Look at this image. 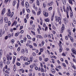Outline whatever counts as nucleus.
Instances as JSON below:
<instances>
[{
    "label": "nucleus",
    "instance_id": "17",
    "mask_svg": "<svg viewBox=\"0 0 76 76\" xmlns=\"http://www.w3.org/2000/svg\"><path fill=\"white\" fill-rule=\"evenodd\" d=\"M53 4V2H51L48 3V5L49 6H52Z\"/></svg>",
    "mask_w": 76,
    "mask_h": 76
},
{
    "label": "nucleus",
    "instance_id": "5",
    "mask_svg": "<svg viewBox=\"0 0 76 76\" xmlns=\"http://www.w3.org/2000/svg\"><path fill=\"white\" fill-rule=\"evenodd\" d=\"M43 14L44 16H45V17H48V12H43Z\"/></svg>",
    "mask_w": 76,
    "mask_h": 76
},
{
    "label": "nucleus",
    "instance_id": "12",
    "mask_svg": "<svg viewBox=\"0 0 76 76\" xmlns=\"http://www.w3.org/2000/svg\"><path fill=\"white\" fill-rule=\"evenodd\" d=\"M0 66L1 68H3V62L1 61L0 62Z\"/></svg>",
    "mask_w": 76,
    "mask_h": 76
},
{
    "label": "nucleus",
    "instance_id": "43",
    "mask_svg": "<svg viewBox=\"0 0 76 76\" xmlns=\"http://www.w3.org/2000/svg\"><path fill=\"white\" fill-rule=\"evenodd\" d=\"M19 6V3L18 2L17 4V9H18Z\"/></svg>",
    "mask_w": 76,
    "mask_h": 76
},
{
    "label": "nucleus",
    "instance_id": "60",
    "mask_svg": "<svg viewBox=\"0 0 76 76\" xmlns=\"http://www.w3.org/2000/svg\"><path fill=\"white\" fill-rule=\"evenodd\" d=\"M48 29V27H47L46 26L45 27V31H47Z\"/></svg>",
    "mask_w": 76,
    "mask_h": 76
},
{
    "label": "nucleus",
    "instance_id": "52",
    "mask_svg": "<svg viewBox=\"0 0 76 76\" xmlns=\"http://www.w3.org/2000/svg\"><path fill=\"white\" fill-rule=\"evenodd\" d=\"M68 32L69 35H71V31L69 30L68 31Z\"/></svg>",
    "mask_w": 76,
    "mask_h": 76
},
{
    "label": "nucleus",
    "instance_id": "14",
    "mask_svg": "<svg viewBox=\"0 0 76 76\" xmlns=\"http://www.w3.org/2000/svg\"><path fill=\"white\" fill-rule=\"evenodd\" d=\"M17 22H16V21H15L14 22V23H13V25H12V26H13V25H14V24H15V26H16V25H17Z\"/></svg>",
    "mask_w": 76,
    "mask_h": 76
},
{
    "label": "nucleus",
    "instance_id": "63",
    "mask_svg": "<svg viewBox=\"0 0 76 76\" xmlns=\"http://www.w3.org/2000/svg\"><path fill=\"white\" fill-rule=\"evenodd\" d=\"M20 60H22V59H23V57L22 56H21L20 57Z\"/></svg>",
    "mask_w": 76,
    "mask_h": 76
},
{
    "label": "nucleus",
    "instance_id": "57",
    "mask_svg": "<svg viewBox=\"0 0 76 76\" xmlns=\"http://www.w3.org/2000/svg\"><path fill=\"white\" fill-rule=\"evenodd\" d=\"M76 31V28H74L73 30V32H75V31Z\"/></svg>",
    "mask_w": 76,
    "mask_h": 76
},
{
    "label": "nucleus",
    "instance_id": "10",
    "mask_svg": "<svg viewBox=\"0 0 76 76\" xmlns=\"http://www.w3.org/2000/svg\"><path fill=\"white\" fill-rule=\"evenodd\" d=\"M51 72L53 73L54 74L55 73H56V70L54 69H52V70H51Z\"/></svg>",
    "mask_w": 76,
    "mask_h": 76
},
{
    "label": "nucleus",
    "instance_id": "33",
    "mask_svg": "<svg viewBox=\"0 0 76 76\" xmlns=\"http://www.w3.org/2000/svg\"><path fill=\"white\" fill-rule=\"evenodd\" d=\"M41 11H38L37 12V15H40L41 14Z\"/></svg>",
    "mask_w": 76,
    "mask_h": 76
},
{
    "label": "nucleus",
    "instance_id": "49",
    "mask_svg": "<svg viewBox=\"0 0 76 76\" xmlns=\"http://www.w3.org/2000/svg\"><path fill=\"white\" fill-rule=\"evenodd\" d=\"M52 7H49V10H50H50H52Z\"/></svg>",
    "mask_w": 76,
    "mask_h": 76
},
{
    "label": "nucleus",
    "instance_id": "23",
    "mask_svg": "<svg viewBox=\"0 0 76 76\" xmlns=\"http://www.w3.org/2000/svg\"><path fill=\"white\" fill-rule=\"evenodd\" d=\"M21 53L22 54H24V53H25V50L22 49L21 50Z\"/></svg>",
    "mask_w": 76,
    "mask_h": 76
},
{
    "label": "nucleus",
    "instance_id": "2",
    "mask_svg": "<svg viewBox=\"0 0 76 76\" xmlns=\"http://www.w3.org/2000/svg\"><path fill=\"white\" fill-rule=\"evenodd\" d=\"M65 29V27L64 26V24H63L62 25V27L61 28V33H63L64 31V30Z\"/></svg>",
    "mask_w": 76,
    "mask_h": 76
},
{
    "label": "nucleus",
    "instance_id": "37",
    "mask_svg": "<svg viewBox=\"0 0 76 76\" xmlns=\"http://www.w3.org/2000/svg\"><path fill=\"white\" fill-rule=\"evenodd\" d=\"M24 4V1H23L22 2H21V4L22 6H23V4Z\"/></svg>",
    "mask_w": 76,
    "mask_h": 76
},
{
    "label": "nucleus",
    "instance_id": "26",
    "mask_svg": "<svg viewBox=\"0 0 76 76\" xmlns=\"http://www.w3.org/2000/svg\"><path fill=\"white\" fill-rule=\"evenodd\" d=\"M10 12H8L7 13V16H10Z\"/></svg>",
    "mask_w": 76,
    "mask_h": 76
},
{
    "label": "nucleus",
    "instance_id": "42",
    "mask_svg": "<svg viewBox=\"0 0 76 76\" xmlns=\"http://www.w3.org/2000/svg\"><path fill=\"white\" fill-rule=\"evenodd\" d=\"M41 71L42 72H44V68H43L42 67L41 68Z\"/></svg>",
    "mask_w": 76,
    "mask_h": 76
},
{
    "label": "nucleus",
    "instance_id": "38",
    "mask_svg": "<svg viewBox=\"0 0 76 76\" xmlns=\"http://www.w3.org/2000/svg\"><path fill=\"white\" fill-rule=\"evenodd\" d=\"M8 1H9V0H5L4 3H5L6 4H7Z\"/></svg>",
    "mask_w": 76,
    "mask_h": 76
},
{
    "label": "nucleus",
    "instance_id": "34",
    "mask_svg": "<svg viewBox=\"0 0 76 76\" xmlns=\"http://www.w3.org/2000/svg\"><path fill=\"white\" fill-rule=\"evenodd\" d=\"M40 51L41 52H43V51H44V49H43V48H40Z\"/></svg>",
    "mask_w": 76,
    "mask_h": 76
},
{
    "label": "nucleus",
    "instance_id": "40",
    "mask_svg": "<svg viewBox=\"0 0 76 76\" xmlns=\"http://www.w3.org/2000/svg\"><path fill=\"white\" fill-rule=\"evenodd\" d=\"M43 6L45 8V7H46V5H45V3H43Z\"/></svg>",
    "mask_w": 76,
    "mask_h": 76
},
{
    "label": "nucleus",
    "instance_id": "22",
    "mask_svg": "<svg viewBox=\"0 0 76 76\" xmlns=\"http://www.w3.org/2000/svg\"><path fill=\"white\" fill-rule=\"evenodd\" d=\"M27 38H28V39H31V40L32 39V38H31L30 37V36L29 35H27Z\"/></svg>",
    "mask_w": 76,
    "mask_h": 76
},
{
    "label": "nucleus",
    "instance_id": "24",
    "mask_svg": "<svg viewBox=\"0 0 76 76\" xmlns=\"http://www.w3.org/2000/svg\"><path fill=\"white\" fill-rule=\"evenodd\" d=\"M3 53V51H2V50H0V56H1V55H2Z\"/></svg>",
    "mask_w": 76,
    "mask_h": 76
},
{
    "label": "nucleus",
    "instance_id": "35",
    "mask_svg": "<svg viewBox=\"0 0 76 76\" xmlns=\"http://www.w3.org/2000/svg\"><path fill=\"white\" fill-rule=\"evenodd\" d=\"M16 1H14L13 2V6H15V4H16Z\"/></svg>",
    "mask_w": 76,
    "mask_h": 76
},
{
    "label": "nucleus",
    "instance_id": "19",
    "mask_svg": "<svg viewBox=\"0 0 76 76\" xmlns=\"http://www.w3.org/2000/svg\"><path fill=\"white\" fill-rule=\"evenodd\" d=\"M3 18H1V20H0V23L1 24L2 23H3Z\"/></svg>",
    "mask_w": 76,
    "mask_h": 76
},
{
    "label": "nucleus",
    "instance_id": "51",
    "mask_svg": "<svg viewBox=\"0 0 76 76\" xmlns=\"http://www.w3.org/2000/svg\"><path fill=\"white\" fill-rule=\"evenodd\" d=\"M52 28L53 29H56V27H55V26H52Z\"/></svg>",
    "mask_w": 76,
    "mask_h": 76
},
{
    "label": "nucleus",
    "instance_id": "39",
    "mask_svg": "<svg viewBox=\"0 0 76 76\" xmlns=\"http://www.w3.org/2000/svg\"><path fill=\"white\" fill-rule=\"evenodd\" d=\"M45 43V42L44 41H42V46H43L44 45V44Z\"/></svg>",
    "mask_w": 76,
    "mask_h": 76
},
{
    "label": "nucleus",
    "instance_id": "4",
    "mask_svg": "<svg viewBox=\"0 0 76 76\" xmlns=\"http://www.w3.org/2000/svg\"><path fill=\"white\" fill-rule=\"evenodd\" d=\"M68 1L69 3H70V4H71L72 5H73V2H75V1L74 0H69Z\"/></svg>",
    "mask_w": 76,
    "mask_h": 76
},
{
    "label": "nucleus",
    "instance_id": "64",
    "mask_svg": "<svg viewBox=\"0 0 76 76\" xmlns=\"http://www.w3.org/2000/svg\"><path fill=\"white\" fill-rule=\"evenodd\" d=\"M74 36L75 38H76V33L74 34Z\"/></svg>",
    "mask_w": 76,
    "mask_h": 76
},
{
    "label": "nucleus",
    "instance_id": "55",
    "mask_svg": "<svg viewBox=\"0 0 76 76\" xmlns=\"http://www.w3.org/2000/svg\"><path fill=\"white\" fill-rule=\"evenodd\" d=\"M11 41H12V43L13 44V43H14L15 40H14V39H12V40Z\"/></svg>",
    "mask_w": 76,
    "mask_h": 76
},
{
    "label": "nucleus",
    "instance_id": "41",
    "mask_svg": "<svg viewBox=\"0 0 76 76\" xmlns=\"http://www.w3.org/2000/svg\"><path fill=\"white\" fill-rule=\"evenodd\" d=\"M62 64L63 66H64L65 67H66V64H65L63 63H62Z\"/></svg>",
    "mask_w": 76,
    "mask_h": 76
},
{
    "label": "nucleus",
    "instance_id": "8",
    "mask_svg": "<svg viewBox=\"0 0 76 76\" xmlns=\"http://www.w3.org/2000/svg\"><path fill=\"white\" fill-rule=\"evenodd\" d=\"M25 5L26 7L27 8H28V7H29V4L28 3V2H26Z\"/></svg>",
    "mask_w": 76,
    "mask_h": 76
},
{
    "label": "nucleus",
    "instance_id": "9",
    "mask_svg": "<svg viewBox=\"0 0 76 76\" xmlns=\"http://www.w3.org/2000/svg\"><path fill=\"white\" fill-rule=\"evenodd\" d=\"M3 35V30L2 29L0 30V37H1Z\"/></svg>",
    "mask_w": 76,
    "mask_h": 76
},
{
    "label": "nucleus",
    "instance_id": "30",
    "mask_svg": "<svg viewBox=\"0 0 76 76\" xmlns=\"http://www.w3.org/2000/svg\"><path fill=\"white\" fill-rule=\"evenodd\" d=\"M32 12L33 13V14L34 15H36V13H35V11L32 10Z\"/></svg>",
    "mask_w": 76,
    "mask_h": 76
},
{
    "label": "nucleus",
    "instance_id": "11",
    "mask_svg": "<svg viewBox=\"0 0 76 76\" xmlns=\"http://www.w3.org/2000/svg\"><path fill=\"white\" fill-rule=\"evenodd\" d=\"M3 60L4 61L3 63L4 64H6V58L4 57L3 58Z\"/></svg>",
    "mask_w": 76,
    "mask_h": 76
},
{
    "label": "nucleus",
    "instance_id": "56",
    "mask_svg": "<svg viewBox=\"0 0 76 76\" xmlns=\"http://www.w3.org/2000/svg\"><path fill=\"white\" fill-rule=\"evenodd\" d=\"M26 41V37H24V41L25 42Z\"/></svg>",
    "mask_w": 76,
    "mask_h": 76
},
{
    "label": "nucleus",
    "instance_id": "13",
    "mask_svg": "<svg viewBox=\"0 0 76 76\" xmlns=\"http://www.w3.org/2000/svg\"><path fill=\"white\" fill-rule=\"evenodd\" d=\"M70 38L71 41H72V42H74V40H73V37L70 36Z\"/></svg>",
    "mask_w": 76,
    "mask_h": 76
},
{
    "label": "nucleus",
    "instance_id": "45",
    "mask_svg": "<svg viewBox=\"0 0 76 76\" xmlns=\"http://www.w3.org/2000/svg\"><path fill=\"white\" fill-rule=\"evenodd\" d=\"M25 50H26V53H27V54H28V49H25Z\"/></svg>",
    "mask_w": 76,
    "mask_h": 76
},
{
    "label": "nucleus",
    "instance_id": "36",
    "mask_svg": "<svg viewBox=\"0 0 76 76\" xmlns=\"http://www.w3.org/2000/svg\"><path fill=\"white\" fill-rule=\"evenodd\" d=\"M73 22H74V23H75V24H76V19H74L73 20Z\"/></svg>",
    "mask_w": 76,
    "mask_h": 76
},
{
    "label": "nucleus",
    "instance_id": "48",
    "mask_svg": "<svg viewBox=\"0 0 76 76\" xmlns=\"http://www.w3.org/2000/svg\"><path fill=\"white\" fill-rule=\"evenodd\" d=\"M63 8L64 12H66V9L65 8V7L64 6L63 7Z\"/></svg>",
    "mask_w": 76,
    "mask_h": 76
},
{
    "label": "nucleus",
    "instance_id": "15",
    "mask_svg": "<svg viewBox=\"0 0 76 76\" xmlns=\"http://www.w3.org/2000/svg\"><path fill=\"white\" fill-rule=\"evenodd\" d=\"M62 3L63 4L65 5L66 3V0H63Z\"/></svg>",
    "mask_w": 76,
    "mask_h": 76
},
{
    "label": "nucleus",
    "instance_id": "29",
    "mask_svg": "<svg viewBox=\"0 0 76 76\" xmlns=\"http://www.w3.org/2000/svg\"><path fill=\"white\" fill-rule=\"evenodd\" d=\"M34 1V0H30L29 1L30 3H33Z\"/></svg>",
    "mask_w": 76,
    "mask_h": 76
},
{
    "label": "nucleus",
    "instance_id": "6",
    "mask_svg": "<svg viewBox=\"0 0 76 76\" xmlns=\"http://www.w3.org/2000/svg\"><path fill=\"white\" fill-rule=\"evenodd\" d=\"M4 20L5 23H7L9 22L8 18L6 17H5L4 18Z\"/></svg>",
    "mask_w": 76,
    "mask_h": 76
},
{
    "label": "nucleus",
    "instance_id": "32",
    "mask_svg": "<svg viewBox=\"0 0 76 76\" xmlns=\"http://www.w3.org/2000/svg\"><path fill=\"white\" fill-rule=\"evenodd\" d=\"M72 66L73 68L74 69H76V67H75V66L72 64Z\"/></svg>",
    "mask_w": 76,
    "mask_h": 76
},
{
    "label": "nucleus",
    "instance_id": "3",
    "mask_svg": "<svg viewBox=\"0 0 76 76\" xmlns=\"http://www.w3.org/2000/svg\"><path fill=\"white\" fill-rule=\"evenodd\" d=\"M7 58L8 60H12V56H9V55H7Z\"/></svg>",
    "mask_w": 76,
    "mask_h": 76
},
{
    "label": "nucleus",
    "instance_id": "7",
    "mask_svg": "<svg viewBox=\"0 0 76 76\" xmlns=\"http://www.w3.org/2000/svg\"><path fill=\"white\" fill-rule=\"evenodd\" d=\"M5 11H6V8L3 9L2 11L1 15H4L5 13Z\"/></svg>",
    "mask_w": 76,
    "mask_h": 76
},
{
    "label": "nucleus",
    "instance_id": "21",
    "mask_svg": "<svg viewBox=\"0 0 76 76\" xmlns=\"http://www.w3.org/2000/svg\"><path fill=\"white\" fill-rule=\"evenodd\" d=\"M19 35V32H18L15 34V37H18Z\"/></svg>",
    "mask_w": 76,
    "mask_h": 76
},
{
    "label": "nucleus",
    "instance_id": "59",
    "mask_svg": "<svg viewBox=\"0 0 76 76\" xmlns=\"http://www.w3.org/2000/svg\"><path fill=\"white\" fill-rule=\"evenodd\" d=\"M31 32L33 34H34V35L35 34V32L33 31H31Z\"/></svg>",
    "mask_w": 76,
    "mask_h": 76
},
{
    "label": "nucleus",
    "instance_id": "1",
    "mask_svg": "<svg viewBox=\"0 0 76 76\" xmlns=\"http://www.w3.org/2000/svg\"><path fill=\"white\" fill-rule=\"evenodd\" d=\"M55 18L56 19V22H59V24L61 23V19H60V17H58V18L57 16H55Z\"/></svg>",
    "mask_w": 76,
    "mask_h": 76
},
{
    "label": "nucleus",
    "instance_id": "27",
    "mask_svg": "<svg viewBox=\"0 0 76 76\" xmlns=\"http://www.w3.org/2000/svg\"><path fill=\"white\" fill-rule=\"evenodd\" d=\"M37 5H38V6H39V1H38V0H37Z\"/></svg>",
    "mask_w": 76,
    "mask_h": 76
},
{
    "label": "nucleus",
    "instance_id": "58",
    "mask_svg": "<svg viewBox=\"0 0 76 76\" xmlns=\"http://www.w3.org/2000/svg\"><path fill=\"white\" fill-rule=\"evenodd\" d=\"M48 60V58H46L45 60V61H47Z\"/></svg>",
    "mask_w": 76,
    "mask_h": 76
},
{
    "label": "nucleus",
    "instance_id": "62",
    "mask_svg": "<svg viewBox=\"0 0 76 76\" xmlns=\"http://www.w3.org/2000/svg\"><path fill=\"white\" fill-rule=\"evenodd\" d=\"M34 69L35 70H38V67L37 66H36L35 67Z\"/></svg>",
    "mask_w": 76,
    "mask_h": 76
},
{
    "label": "nucleus",
    "instance_id": "31",
    "mask_svg": "<svg viewBox=\"0 0 76 76\" xmlns=\"http://www.w3.org/2000/svg\"><path fill=\"white\" fill-rule=\"evenodd\" d=\"M16 65L18 66H20V64L19 62L17 63Z\"/></svg>",
    "mask_w": 76,
    "mask_h": 76
},
{
    "label": "nucleus",
    "instance_id": "25",
    "mask_svg": "<svg viewBox=\"0 0 76 76\" xmlns=\"http://www.w3.org/2000/svg\"><path fill=\"white\" fill-rule=\"evenodd\" d=\"M70 17H71V18H72V17H73V12H70Z\"/></svg>",
    "mask_w": 76,
    "mask_h": 76
},
{
    "label": "nucleus",
    "instance_id": "53",
    "mask_svg": "<svg viewBox=\"0 0 76 76\" xmlns=\"http://www.w3.org/2000/svg\"><path fill=\"white\" fill-rule=\"evenodd\" d=\"M22 11H23V14H24V13L25 12V9H23Z\"/></svg>",
    "mask_w": 76,
    "mask_h": 76
},
{
    "label": "nucleus",
    "instance_id": "20",
    "mask_svg": "<svg viewBox=\"0 0 76 76\" xmlns=\"http://www.w3.org/2000/svg\"><path fill=\"white\" fill-rule=\"evenodd\" d=\"M30 61H31V62H32V61L33 60V57H32V56H31V57H30Z\"/></svg>",
    "mask_w": 76,
    "mask_h": 76
},
{
    "label": "nucleus",
    "instance_id": "61",
    "mask_svg": "<svg viewBox=\"0 0 76 76\" xmlns=\"http://www.w3.org/2000/svg\"><path fill=\"white\" fill-rule=\"evenodd\" d=\"M39 60H40V61L42 60V58L41 56L39 57Z\"/></svg>",
    "mask_w": 76,
    "mask_h": 76
},
{
    "label": "nucleus",
    "instance_id": "44",
    "mask_svg": "<svg viewBox=\"0 0 76 76\" xmlns=\"http://www.w3.org/2000/svg\"><path fill=\"white\" fill-rule=\"evenodd\" d=\"M20 47H19L17 49V51H20Z\"/></svg>",
    "mask_w": 76,
    "mask_h": 76
},
{
    "label": "nucleus",
    "instance_id": "28",
    "mask_svg": "<svg viewBox=\"0 0 76 76\" xmlns=\"http://www.w3.org/2000/svg\"><path fill=\"white\" fill-rule=\"evenodd\" d=\"M62 50H63V49L62 48V47H60V48H59L60 52H61V51H62Z\"/></svg>",
    "mask_w": 76,
    "mask_h": 76
},
{
    "label": "nucleus",
    "instance_id": "46",
    "mask_svg": "<svg viewBox=\"0 0 76 76\" xmlns=\"http://www.w3.org/2000/svg\"><path fill=\"white\" fill-rule=\"evenodd\" d=\"M69 8L68 7H67L66 9V11L68 12V11H69Z\"/></svg>",
    "mask_w": 76,
    "mask_h": 76
},
{
    "label": "nucleus",
    "instance_id": "54",
    "mask_svg": "<svg viewBox=\"0 0 76 76\" xmlns=\"http://www.w3.org/2000/svg\"><path fill=\"white\" fill-rule=\"evenodd\" d=\"M38 27L39 29H40V30H42V28H41V26L39 25H38Z\"/></svg>",
    "mask_w": 76,
    "mask_h": 76
},
{
    "label": "nucleus",
    "instance_id": "50",
    "mask_svg": "<svg viewBox=\"0 0 76 76\" xmlns=\"http://www.w3.org/2000/svg\"><path fill=\"white\" fill-rule=\"evenodd\" d=\"M37 31L39 34L40 33V31H39V28H37Z\"/></svg>",
    "mask_w": 76,
    "mask_h": 76
},
{
    "label": "nucleus",
    "instance_id": "18",
    "mask_svg": "<svg viewBox=\"0 0 76 76\" xmlns=\"http://www.w3.org/2000/svg\"><path fill=\"white\" fill-rule=\"evenodd\" d=\"M45 22H50V20L48 18H46L45 19Z\"/></svg>",
    "mask_w": 76,
    "mask_h": 76
},
{
    "label": "nucleus",
    "instance_id": "16",
    "mask_svg": "<svg viewBox=\"0 0 76 76\" xmlns=\"http://www.w3.org/2000/svg\"><path fill=\"white\" fill-rule=\"evenodd\" d=\"M72 51L73 52V54H74L75 55L76 54V51L74 49H72Z\"/></svg>",
    "mask_w": 76,
    "mask_h": 76
},
{
    "label": "nucleus",
    "instance_id": "47",
    "mask_svg": "<svg viewBox=\"0 0 76 76\" xmlns=\"http://www.w3.org/2000/svg\"><path fill=\"white\" fill-rule=\"evenodd\" d=\"M24 22L26 23V22H27V20H26V18H25L24 19Z\"/></svg>",
    "mask_w": 76,
    "mask_h": 76
}]
</instances>
